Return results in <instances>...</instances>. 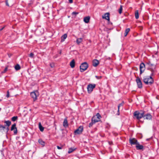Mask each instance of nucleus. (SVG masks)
<instances>
[{"label": "nucleus", "mask_w": 159, "mask_h": 159, "mask_svg": "<svg viewBox=\"0 0 159 159\" xmlns=\"http://www.w3.org/2000/svg\"><path fill=\"white\" fill-rule=\"evenodd\" d=\"M143 82L146 84L151 85L154 82V80L151 76H146L143 77Z\"/></svg>", "instance_id": "f257e3e1"}, {"label": "nucleus", "mask_w": 159, "mask_h": 159, "mask_svg": "<svg viewBox=\"0 0 159 159\" xmlns=\"http://www.w3.org/2000/svg\"><path fill=\"white\" fill-rule=\"evenodd\" d=\"M144 114V112L142 111H141L140 112L138 111H136L134 113V116L138 120L142 117L143 118Z\"/></svg>", "instance_id": "f03ea898"}, {"label": "nucleus", "mask_w": 159, "mask_h": 159, "mask_svg": "<svg viewBox=\"0 0 159 159\" xmlns=\"http://www.w3.org/2000/svg\"><path fill=\"white\" fill-rule=\"evenodd\" d=\"M88 67V65L86 62L82 63L80 65V71L83 72Z\"/></svg>", "instance_id": "7ed1b4c3"}, {"label": "nucleus", "mask_w": 159, "mask_h": 159, "mask_svg": "<svg viewBox=\"0 0 159 159\" xmlns=\"http://www.w3.org/2000/svg\"><path fill=\"white\" fill-rule=\"evenodd\" d=\"M39 95V93L37 90H36L30 93V96L33 98L34 101L37 99V97Z\"/></svg>", "instance_id": "20e7f679"}, {"label": "nucleus", "mask_w": 159, "mask_h": 159, "mask_svg": "<svg viewBox=\"0 0 159 159\" xmlns=\"http://www.w3.org/2000/svg\"><path fill=\"white\" fill-rule=\"evenodd\" d=\"M149 70L151 71V74L150 76L152 77L157 72V70L156 69V66H154L153 68L149 67Z\"/></svg>", "instance_id": "39448f33"}, {"label": "nucleus", "mask_w": 159, "mask_h": 159, "mask_svg": "<svg viewBox=\"0 0 159 159\" xmlns=\"http://www.w3.org/2000/svg\"><path fill=\"white\" fill-rule=\"evenodd\" d=\"M129 143L131 145H136L139 142L137 140L134 138H130L129 139Z\"/></svg>", "instance_id": "423d86ee"}, {"label": "nucleus", "mask_w": 159, "mask_h": 159, "mask_svg": "<svg viewBox=\"0 0 159 159\" xmlns=\"http://www.w3.org/2000/svg\"><path fill=\"white\" fill-rule=\"evenodd\" d=\"M145 70V65L142 62L140 65V74H141Z\"/></svg>", "instance_id": "0eeeda50"}, {"label": "nucleus", "mask_w": 159, "mask_h": 159, "mask_svg": "<svg viewBox=\"0 0 159 159\" xmlns=\"http://www.w3.org/2000/svg\"><path fill=\"white\" fill-rule=\"evenodd\" d=\"M16 125V124L15 123L12 125L11 129V131L14 130V134L15 135H16L17 134V132Z\"/></svg>", "instance_id": "6e6552de"}, {"label": "nucleus", "mask_w": 159, "mask_h": 159, "mask_svg": "<svg viewBox=\"0 0 159 159\" xmlns=\"http://www.w3.org/2000/svg\"><path fill=\"white\" fill-rule=\"evenodd\" d=\"M136 81L138 88L139 89L141 88L142 87V84L140 79L139 77H138L136 79Z\"/></svg>", "instance_id": "1a4fd4ad"}, {"label": "nucleus", "mask_w": 159, "mask_h": 159, "mask_svg": "<svg viewBox=\"0 0 159 159\" xmlns=\"http://www.w3.org/2000/svg\"><path fill=\"white\" fill-rule=\"evenodd\" d=\"M110 13L109 12L105 13L103 16H102V18L107 20L108 22L110 21Z\"/></svg>", "instance_id": "9d476101"}, {"label": "nucleus", "mask_w": 159, "mask_h": 159, "mask_svg": "<svg viewBox=\"0 0 159 159\" xmlns=\"http://www.w3.org/2000/svg\"><path fill=\"white\" fill-rule=\"evenodd\" d=\"M143 146L142 145H140L139 142L136 145V148L137 150H143Z\"/></svg>", "instance_id": "9b49d317"}, {"label": "nucleus", "mask_w": 159, "mask_h": 159, "mask_svg": "<svg viewBox=\"0 0 159 159\" xmlns=\"http://www.w3.org/2000/svg\"><path fill=\"white\" fill-rule=\"evenodd\" d=\"M152 118V115L149 113L144 114L143 119H144L150 120Z\"/></svg>", "instance_id": "f8f14e48"}, {"label": "nucleus", "mask_w": 159, "mask_h": 159, "mask_svg": "<svg viewBox=\"0 0 159 159\" xmlns=\"http://www.w3.org/2000/svg\"><path fill=\"white\" fill-rule=\"evenodd\" d=\"M96 86L95 84H89L87 87V89H93Z\"/></svg>", "instance_id": "ddd939ff"}, {"label": "nucleus", "mask_w": 159, "mask_h": 159, "mask_svg": "<svg viewBox=\"0 0 159 159\" xmlns=\"http://www.w3.org/2000/svg\"><path fill=\"white\" fill-rule=\"evenodd\" d=\"M93 65L94 67L97 66L99 63V61L96 59H94L93 61Z\"/></svg>", "instance_id": "4468645a"}, {"label": "nucleus", "mask_w": 159, "mask_h": 159, "mask_svg": "<svg viewBox=\"0 0 159 159\" xmlns=\"http://www.w3.org/2000/svg\"><path fill=\"white\" fill-rule=\"evenodd\" d=\"M63 126L65 128H66L68 126L67 120L66 118L64 120L63 123Z\"/></svg>", "instance_id": "2eb2a0df"}, {"label": "nucleus", "mask_w": 159, "mask_h": 159, "mask_svg": "<svg viewBox=\"0 0 159 159\" xmlns=\"http://www.w3.org/2000/svg\"><path fill=\"white\" fill-rule=\"evenodd\" d=\"M90 19V17L89 16L85 17L84 18V21L86 23L89 22Z\"/></svg>", "instance_id": "dca6fc26"}, {"label": "nucleus", "mask_w": 159, "mask_h": 159, "mask_svg": "<svg viewBox=\"0 0 159 159\" xmlns=\"http://www.w3.org/2000/svg\"><path fill=\"white\" fill-rule=\"evenodd\" d=\"M70 66L72 68H73L75 66V61L73 59L70 63Z\"/></svg>", "instance_id": "f3484780"}, {"label": "nucleus", "mask_w": 159, "mask_h": 159, "mask_svg": "<svg viewBox=\"0 0 159 159\" xmlns=\"http://www.w3.org/2000/svg\"><path fill=\"white\" fill-rule=\"evenodd\" d=\"M4 123L6 124L5 125V126H6L9 127L11 124V121L9 120L5 121Z\"/></svg>", "instance_id": "a211bd4d"}, {"label": "nucleus", "mask_w": 159, "mask_h": 159, "mask_svg": "<svg viewBox=\"0 0 159 159\" xmlns=\"http://www.w3.org/2000/svg\"><path fill=\"white\" fill-rule=\"evenodd\" d=\"M91 120H92L95 123L100 121V120H98V118H97L96 117V116H94L91 119Z\"/></svg>", "instance_id": "6ab92c4d"}, {"label": "nucleus", "mask_w": 159, "mask_h": 159, "mask_svg": "<svg viewBox=\"0 0 159 159\" xmlns=\"http://www.w3.org/2000/svg\"><path fill=\"white\" fill-rule=\"evenodd\" d=\"M39 127L40 131L41 132H43L44 129V128L42 126L40 122H39Z\"/></svg>", "instance_id": "aec40b11"}, {"label": "nucleus", "mask_w": 159, "mask_h": 159, "mask_svg": "<svg viewBox=\"0 0 159 159\" xmlns=\"http://www.w3.org/2000/svg\"><path fill=\"white\" fill-rule=\"evenodd\" d=\"M39 143L41 145L43 146H44L45 145V143L41 139H40L38 140Z\"/></svg>", "instance_id": "412c9836"}, {"label": "nucleus", "mask_w": 159, "mask_h": 159, "mask_svg": "<svg viewBox=\"0 0 159 159\" xmlns=\"http://www.w3.org/2000/svg\"><path fill=\"white\" fill-rule=\"evenodd\" d=\"M67 35L66 34H65L63 35L61 37V41L63 42L67 38Z\"/></svg>", "instance_id": "4be33fe9"}, {"label": "nucleus", "mask_w": 159, "mask_h": 159, "mask_svg": "<svg viewBox=\"0 0 159 159\" xmlns=\"http://www.w3.org/2000/svg\"><path fill=\"white\" fill-rule=\"evenodd\" d=\"M135 18L137 19L139 18V14L138 10H136L135 12Z\"/></svg>", "instance_id": "5701e85b"}, {"label": "nucleus", "mask_w": 159, "mask_h": 159, "mask_svg": "<svg viewBox=\"0 0 159 159\" xmlns=\"http://www.w3.org/2000/svg\"><path fill=\"white\" fill-rule=\"evenodd\" d=\"M75 149L76 148H69L68 151V153L70 154L72 153L73 152L75 151Z\"/></svg>", "instance_id": "b1692460"}, {"label": "nucleus", "mask_w": 159, "mask_h": 159, "mask_svg": "<svg viewBox=\"0 0 159 159\" xmlns=\"http://www.w3.org/2000/svg\"><path fill=\"white\" fill-rule=\"evenodd\" d=\"M130 29L129 28H127L125 30V32L124 33V34H125L124 35H125V37L127 35L128 33L130 31Z\"/></svg>", "instance_id": "393cba45"}, {"label": "nucleus", "mask_w": 159, "mask_h": 159, "mask_svg": "<svg viewBox=\"0 0 159 159\" xmlns=\"http://www.w3.org/2000/svg\"><path fill=\"white\" fill-rule=\"evenodd\" d=\"M15 68L16 70H19L20 69V67L19 65L17 64L15 66Z\"/></svg>", "instance_id": "a878e982"}, {"label": "nucleus", "mask_w": 159, "mask_h": 159, "mask_svg": "<svg viewBox=\"0 0 159 159\" xmlns=\"http://www.w3.org/2000/svg\"><path fill=\"white\" fill-rule=\"evenodd\" d=\"M94 116H96V118H97L98 120H100V118H101V116L99 113H97L96 115Z\"/></svg>", "instance_id": "bb28decb"}, {"label": "nucleus", "mask_w": 159, "mask_h": 159, "mask_svg": "<svg viewBox=\"0 0 159 159\" xmlns=\"http://www.w3.org/2000/svg\"><path fill=\"white\" fill-rule=\"evenodd\" d=\"M124 104V102L123 101L122 103H120V104H119V105L118 106V112H119V111L120 107L121 106H123V105Z\"/></svg>", "instance_id": "cd10ccee"}, {"label": "nucleus", "mask_w": 159, "mask_h": 159, "mask_svg": "<svg viewBox=\"0 0 159 159\" xmlns=\"http://www.w3.org/2000/svg\"><path fill=\"white\" fill-rule=\"evenodd\" d=\"M148 65L149 67L153 68L154 66H156L155 65L151 63L150 61L148 63Z\"/></svg>", "instance_id": "c85d7f7f"}, {"label": "nucleus", "mask_w": 159, "mask_h": 159, "mask_svg": "<svg viewBox=\"0 0 159 159\" xmlns=\"http://www.w3.org/2000/svg\"><path fill=\"white\" fill-rule=\"evenodd\" d=\"M95 123L92 120H91V122L90 123H89V127H92L93 125Z\"/></svg>", "instance_id": "c756f323"}, {"label": "nucleus", "mask_w": 159, "mask_h": 159, "mask_svg": "<svg viewBox=\"0 0 159 159\" xmlns=\"http://www.w3.org/2000/svg\"><path fill=\"white\" fill-rule=\"evenodd\" d=\"M18 119L17 116H14L11 118V120L13 121H15Z\"/></svg>", "instance_id": "7c9ffc66"}, {"label": "nucleus", "mask_w": 159, "mask_h": 159, "mask_svg": "<svg viewBox=\"0 0 159 159\" xmlns=\"http://www.w3.org/2000/svg\"><path fill=\"white\" fill-rule=\"evenodd\" d=\"M79 129H80V127H79L75 131L74 133L75 135H76L77 134H79L80 133Z\"/></svg>", "instance_id": "2f4dec72"}, {"label": "nucleus", "mask_w": 159, "mask_h": 159, "mask_svg": "<svg viewBox=\"0 0 159 159\" xmlns=\"http://www.w3.org/2000/svg\"><path fill=\"white\" fill-rule=\"evenodd\" d=\"M6 128L5 126H4L1 125H0V130L3 129L4 130Z\"/></svg>", "instance_id": "473e14b6"}, {"label": "nucleus", "mask_w": 159, "mask_h": 159, "mask_svg": "<svg viewBox=\"0 0 159 159\" xmlns=\"http://www.w3.org/2000/svg\"><path fill=\"white\" fill-rule=\"evenodd\" d=\"M122 10V6L121 5L120 6V7L119 10V12L120 14L121 13Z\"/></svg>", "instance_id": "72a5a7b5"}, {"label": "nucleus", "mask_w": 159, "mask_h": 159, "mask_svg": "<svg viewBox=\"0 0 159 159\" xmlns=\"http://www.w3.org/2000/svg\"><path fill=\"white\" fill-rule=\"evenodd\" d=\"M8 68L7 67H6L4 70L2 72V73H5L7 70Z\"/></svg>", "instance_id": "f704fd0d"}, {"label": "nucleus", "mask_w": 159, "mask_h": 159, "mask_svg": "<svg viewBox=\"0 0 159 159\" xmlns=\"http://www.w3.org/2000/svg\"><path fill=\"white\" fill-rule=\"evenodd\" d=\"M10 95H9V91H7V95H6V97L7 98H9L10 97Z\"/></svg>", "instance_id": "c9c22d12"}, {"label": "nucleus", "mask_w": 159, "mask_h": 159, "mask_svg": "<svg viewBox=\"0 0 159 159\" xmlns=\"http://www.w3.org/2000/svg\"><path fill=\"white\" fill-rule=\"evenodd\" d=\"M83 130V126H80V133H81Z\"/></svg>", "instance_id": "e433bc0d"}, {"label": "nucleus", "mask_w": 159, "mask_h": 159, "mask_svg": "<svg viewBox=\"0 0 159 159\" xmlns=\"http://www.w3.org/2000/svg\"><path fill=\"white\" fill-rule=\"evenodd\" d=\"M34 55V54L33 53H31L29 55V57H30L33 58Z\"/></svg>", "instance_id": "4c0bfd02"}, {"label": "nucleus", "mask_w": 159, "mask_h": 159, "mask_svg": "<svg viewBox=\"0 0 159 159\" xmlns=\"http://www.w3.org/2000/svg\"><path fill=\"white\" fill-rule=\"evenodd\" d=\"M5 129H6V133H7L9 130V127L7 126V128H6Z\"/></svg>", "instance_id": "58836bf2"}, {"label": "nucleus", "mask_w": 159, "mask_h": 159, "mask_svg": "<svg viewBox=\"0 0 159 159\" xmlns=\"http://www.w3.org/2000/svg\"><path fill=\"white\" fill-rule=\"evenodd\" d=\"M79 14V12H73L72 13V15H77V14Z\"/></svg>", "instance_id": "ea45409f"}, {"label": "nucleus", "mask_w": 159, "mask_h": 159, "mask_svg": "<svg viewBox=\"0 0 159 159\" xmlns=\"http://www.w3.org/2000/svg\"><path fill=\"white\" fill-rule=\"evenodd\" d=\"M101 76H95V77L97 79H100L102 78Z\"/></svg>", "instance_id": "a19ab883"}, {"label": "nucleus", "mask_w": 159, "mask_h": 159, "mask_svg": "<svg viewBox=\"0 0 159 159\" xmlns=\"http://www.w3.org/2000/svg\"><path fill=\"white\" fill-rule=\"evenodd\" d=\"M50 66L51 68H53L54 66V63H51L50 64Z\"/></svg>", "instance_id": "79ce46f5"}, {"label": "nucleus", "mask_w": 159, "mask_h": 159, "mask_svg": "<svg viewBox=\"0 0 159 159\" xmlns=\"http://www.w3.org/2000/svg\"><path fill=\"white\" fill-rule=\"evenodd\" d=\"M62 147H60L59 146H57V148L58 149H61L62 148Z\"/></svg>", "instance_id": "37998d69"}, {"label": "nucleus", "mask_w": 159, "mask_h": 159, "mask_svg": "<svg viewBox=\"0 0 159 159\" xmlns=\"http://www.w3.org/2000/svg\"><path fill=\"white\" fill-rule=\"evenodd\" d=\"M93 90H88V91L89 93H91Z\"/></svg>", "instance_id": "c03bdc74"}, {"label": "nucleus", "mask_w": 159, "mask_h": 159, "mask_svg": "<svg viewBox=\"0 0 159 159\" xmlns=\"http://www.w3.org/2000/svg\"><path fill=\"white\" fill-rule=\"evenodd\" d=\"M6 5L7 6H9V4L8 3V2H7V0L6 1Z\"/></svg>", "instance_id": "a18cd8bd"}, {"label": "nucleus", "mask_w": 159, "mask_h": 159, "mask_svg": "<svg viewBox=\"0 0 159 159\" xmlns=\"http://www.w3.org/2000/svg\"><path fill=\"white\" fill-rule=\"evenodd\" d=\"M109 143L110 145H112L113 143L112 142L109 141Z\"/></svg>", "instance_id": "49530a36"}, {"label": "nucleus", "mask_w": 159, "mask_h": 159, "mask_svg": "<svg viewBox=\"0 0 159 159\" xmlns=\"http://www.w3.org/2000/svg\"><path fill=\"white\" fill-rule=\"evenodd\" d=\"M69 1L70 3H71L73 2V0H69Z\"/></svg>", "instance_id": "de8ad7c7"}, {"label": "nucleus", "mask_w": 159, "mask_h": 159, "mask_svg": "<svg viewBox=\"0 0 159 159\" xmlns=\"http://www.w3.org/2000/svg\"><path fill=\"white\" fill-rule=\"evenodd\" d=\"M76 42H77V43L79 44L80 43V42H79V39H77Z\"/></svg>", "instance_id": "09e8293b"}, {"label": "nucleus", "mask_w": 159, "mask_h": 159, "mask_svg": "<svg viewBox=\"0 0 159 159\" xmlns=\"http://www.w3.org/2000/svg\"><path fill=\"white\" fill-rule=\"evenodd\" d=\"M117 114L118 115H119V114H120L119 111V112H118V111H117Z\"/></svg>", "instance_id": "8fccbe9b"}, {"label": "nucleus", "mask_w": 159, "mask_h": 159, "mask_svg": "<svg viewBox=\"0 0 159 159\" xmlns=\"http://www.w3.org/2000/svg\"><path fill=\"white\" fill-rule=\"evenodd\" d=\"M4 28V27H3L2 28L0 29V31H2Z\"/></svg>", "instance_id": "3c124183"}, {"label": "nucleus", "mask_w": 159, "mask_h": 159, "mask_svg": "<svg viewBox=\"0 0 159 159\" xmlns=\"http://www.w3.org/2000/svg\"><path fill=\"white\" fill-rule=\"evenodd\" d=\"M150 139V138H149V139H147L146 140V141H148Z\"/></svg>", "instance_id": "603ef678"}, {"label": "nucleus", "mask_w": 159, "mask_h": 159, "mask_svg": "<svg viewBox=\"0 0 159 159\" xmlns=\"http://www.w3.org/2000/svg\"><path fill=\"white\" fill-rule=\"evenodd\" d=\"M8 56H9V57H11V54H8Z\"/></svg>", "instance_id": "864d4df0"}, {"label": "nucleus", "mask_w": 159, "mask_h": 159, "mask_svg": "<svg viewBox=\"0 0 159 159\" xmlns=\"http://www.w3.org/2000/svg\"><path fill=\"white\" fill-rule=\"evenodd\" d=\"M83 39V38H80V43L81 42V40L82 39Z\"/></svg>", "instance_id": "5fc2aeb1"}, {"label": "nucleus", "mask_w": 159, "mask_h": 159, "mask_svg": "<svg viewBox=\"0 0 159 159\" xmlns=\"http://www.w3.org/2000/svg\"><path fill=\"white\" fill-rule=\"evenodd\" d=\"M158 96H157V97H156V98H157V99H158Z\"/></svg>", "instance_id": "6e6d98bb"}, {"label": "nucleus", "mask_w": 159, "mask_h": 159, "mask_svg": "<svg viewBox=\"0 0 159 159\" xmlns=\"http://www.w3.org/2000/svg\"><path fill=\"white\" fill-rule=\"evenodd\" d=\"M60 54H61V51H60Z\"/></svg>", "instance_id": "4d7b16f0"}, {"label": "nucleus", "mask_w": 159, "mask_h": 159, "mask_svg": "<svg viewBox=\"0 0 159 159\" xmlns=\"http://www.w3.org/2000/svg\"><path fill=\"white\" fill-rule=\"evenodd\" d=\"M158 90V91H159V90Z\"/></svg>", "instance_id": "13d9d810"}]
</instances>
